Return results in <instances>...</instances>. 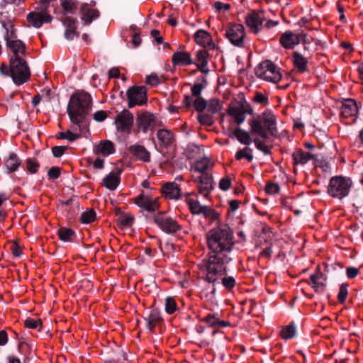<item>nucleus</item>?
I'll return each mask as SVG.
<instances>
[{
    "label": "nucleus",
    "instance_id": "obj_1",
    "mask_svg": "<svg viewBox=\"0 0 363 363\" xmlns=\"http://www.w3.org/2000/svg\"><path fill=\"white\" fill-rule=\"evenodd\" d=\"M207 244L214 255L209 256L205 263L206 279L215 282L218 277L226 272V264L232 260L234 236L230 228L225 225L211 229L207 234Z\"/></svg>",
    "mask_w": 363,
    "mask_h": 363
},
{
    "label": "nucleus",
    "instance_id": "obj_2",
    "mask_svg": "<svg viewBox=\"0 0 363 363\" xmlns=\"http://www.w3.org/2000/svg\"><path fill=\"white\" fill-rule=\"evenodd\" d=\"M249 125L251 134L263 139H269L271 137L276 136L278 133L277 117L269 110H266L260 114L254 116L250 119Z\"/></svg>",
    "mask_w": 363,
    "mask_h": 363
},
{
    "label": "nucleus",
    "instance_id": "obj_3",
    "mask_svg": "<svg viewBox=\"0 0 363 363\" xmlns=\"http://www.w3.org/2000/svg\"><path fill=\"white\" fill-rule=\"evenodd\" d=\"M92 99L88 93L77 91L73 94L67 106V113L71 121L79 125L91 110Z\"/></svg>",
    "mask_w": 363,
    "mask_h": 363
},
{
    "label": "nucleus",
    "instance_id": "obj_4",
    "mask_svg": "<svg viewBox=\"0 0 363 363\" xmlns=\"http://www.w3.org/2000/svg\"><path fill=\"white\" fill-rule=\"evenodd\" d=\"M352 182L350 178L342 176L331 177L328 186V194L335 199H342L349 195Z\"/></svg>",
    "mask_w": 363,
    "mask_h": 363
},
{
    "label": "nucleus",
    "instance_id": "obj_5",
    "mask_svg": "<svg viewBox=\"0 0 363 363\" xmlns=\"http://www.w3.org/2000/svg\"><path fill=\"white\" fill-rule=\"evenodd\" d=\"M255 74L258 78L274 84L282 78L281 69L270 60L261 62L255 69Z\"/></svg>",
    "mask_w": 363,
    "mask_h": 363
},
{
    "label": "nucleus",
    "instance_id": "obj_6",
    "mask_svg": "<svg viewBox=\"0 0 363 363\" xmlns=\"http://www.w3.org/2000/svg\"><path fill=\"white\" fill-rule=\"evenodd\" d=\"M30 72L26 62L20 56L11 57L10 60V76L16 85L27 82Z\"/></svg>",
    "mask_w": 363,
    "mask_h": 363
},
{
    "label": "nucleus",
    "instance_id": "obj_7",
    "mask_svg": "<svg viewBox=\"0 0 363 363\" xmlns=\"http://www.w3.org/2000/svg\"><path fill=\"white\" fill-rule=\"evenodd\" d=\"M134 203L140 208L152 213L160 208L159 198L146 192H142L133 199Z\"/></svg>",
    "mask_w": 363,
    "mask_h": 363
},
{
    "label": "nucleus",
    "instance_id": "obj_8",
    "mask_svg": "<svg viewBox=\"0 0 363 363\" xmlns=\"http://www.w3.org/2000/svg\"><path fill=\"white\" fill-rule=\"evenodd\" d=\"M153 220L157 225L166 233H174L182 229V226L175 219L163 213L156 214Z\"/></svg>",
    "mask_w": 363,
    "mask_h": 363
},
{
    "label": "nucleus",
    "instance_id": "obj_9",
    "mask_svg": "<svg viewBox=\"0 0 363 363\" xmlns=\"http://www.w3.org/2000/svg\"><path fill=\"white\" fill-rule=\"evenodd\" d=\"M225 36L229 42L237 47L242 48L245 45V32L241 24H232L225 28Z\"/></svg>",
    "mask_w": 363,
    "mask_h": 363
},
{
    "label": "nucleus",
    "instance_id": "obj_10",
    "mask_svg": "<svg viewBox=\"0 0 363 363\" xmlns=\"http://www.w3.org/2000/svg\"><path fill=\"white\" fill-rule=\"evenodd\" d=\"M127 97L128 100V108H133L135 106H143L147 102V89L143 86H134L127 91Z\"/></svg>",
    "mask_w": 363,
    "mask_h": 363
},
{
    "label": "nucleus",
    "instance_id": "obj_11",
    "mask_svg": "<svg viewBox=\"0 0 363 363\" xmlns=\"http://www.w3.org/2000/svg\"><path fill=\"white\" fill-rule=\"evenodd\" d=\"M134 116L128 110L124 109L118 113L114 121L117 131L129 134L133 125Z\"/></svg>",
    "mask_w": 363,
    "mask_h": 363
},
{
    "label": "nucleus",
    "instance_id": "obj_12",
    "mask_svg": "<svg viewBox=\"0 0 363 363\" xmlns=\"http://www.w3.org/2000/svg\"><path fill=\"white\" fill-rule=\"evenodd\" d=\"M95 5V1H91V4H82L79 11V16L81 20L84 21V25L91 24L93 21L99 18V11L94 8Z\"/></svg>",
    "mask_w": 363,
    "mask_h": 363
},
{
    "label": "nucleus",
    "instance_id": "obj_13",
    "mask_svg": "<svg viewBox=\"0 0 363 363\" xmlns=\"http://www.w3.org/2000/svg\"><path fill=\"white\" fill-rule=\"evenodd\" d=\"M27 21L29 26L39 28L44 23H49L52 21V17L47 11H33L28 14Z\"/></svg>",
    "mask_w": 363,
    "mask_h": 363
},
{
    "label": "nucleus",
    "instance_id": "obj_14",
    "mask_svg": "<svg viewBox=\"0 0 363 363\" xmlns=\"http://www.w3.org/2000/svg\"><path fill=\"white\" fill-rule=\"evenodd\" d=\"M199 194L204 199H208L211 191L213 189V177L210 174H203L199 177L197 184Z\"/></svg>",
    "mask_w": 363,
    "mask_h": 363
},
{
    "label": "nucleus",
    "instance_id": "obj_15",
    "mask_svg": "<svg viewBox=\"0 0 363 363\" xmlns=\"http://www.w3.org/2000/svg\"><path fill=\"white\" fill-rule=\"evenodd\" d=\"M264 20V13L262 11H252L245 18L246 24L254 33H257L260 30V28Z\"/></svg>",
    "mask_w": 363,
    "mask_h": 363
},
{
    "label": "nucleus",
    "instance_id": "obj_16",
    "mask_svg": "<svg viewBox=\"0 0 363 363\" xmlns=\"http://www.w3.org/2000/svg\"><path fill=\"white\" fill-rule=\"evenodd\" d=\"M302 34L286 30L280 37L279 43L285 49L290 50L300 43Z\"/></svg>",
    "mask_w": 363,
    "mask_h": 363
},
{
    "label": "nucleus",
    "instance_id": "obj_17",
    "mask_svg": "<svg viewBox=\"0 0 363 363\" xmlns=\"http://www.w3.org/2000/svg\"><path fill=\"white\" fill-rule=\"evenodd\" d=\"M252 111L250 108H246L241 104L231 106L228 108V114L233 117L235 122L238 124L242 123L246 118V114H251Z\"/></svg>",
    "mask_w": 363,
    "mask_h": 363
},
{
    "label": "nucleus",
    "instance_id": "obj_18",
    "mask_svg": "<svg viewBox=\"0 0 363 363\" xmlns=\"http://www.w3.org/2000/svg\"><path fill=\"white\" fill-rule=\"evenodd\" d=\"M194 40L198 45L209 50H213L216 47L210 33L203 29L196 32Z\"/></svg>",
    "mask_w": 363,
    "mask_h": 363
},
{
    "label": "nucleus",
    "instance_id": "obj_19",
    "mask_svg": "<svg viewBox=\"0 0 363 363\" xmlns=\"http://www.w3.org/2000/svg\"><path fill=\"white\" fill-rule=\"evenodd\" d=\"M358 113V107L356 101L352 99H345L342 103L341 116L343 118L355 116Z\"/></svg>",
    "mask_w": 363,
    "mask_h": 363
},
{
    "label": "nucleus",
    "instance_id": "obj_20",
    "mask_svg": "<svg viewBox=\"0 0 363 363\" xmlns=\"http://www.w3.org/2000/svg\"><path fill=\"white\" fill-rule=\"evenodd\" d=\"M121 171L118 169H114L103 179V184L106 188L109 190H115L120 184Z\"/></svg>",
    "mask_w": 363,
    "mask_h": 363
},
{
    "label": "nucleus",
    "instance_id": "obj_21",
    "mask_svg": "<svg viewBox=\"0 0 363 363\" xmlns=\"http://www.w3.org/2000/svg\"><path fill=\"white\" fill-rule=\"evenodd\" d=\"M93 152L96 155H102L104 157H107L114 153L115 146L111 140H101L94 147Z\"/></svg>",
    "mask_w": 363,
    "mask_h": 363
},
{
    "label": "nucleus",
    "instance_id": "obj_22",
    "mask_svg": "<svg viewBox=\"0 0 363 363\" xmlns=\"http://www.w3.org/2000/svg\"><path fill=\"white\" fill-rule=\"evenodd\" d=\"M129 152L138 160L143 162H149L150 161V152L143 145H133L129 147Z\"/></svg>",
    "mask_w": 363,
    "mask_h": 363
},
{
    "label": "nucleus",
    "instance_id": "obj_23",
    "mask_svg": "<svg viewBox=\"0 0 363 363\" xmlns=\"http://www.w3.org/2000/svg\"><path fill=\"white\" fill-rule=\"evenodd\" d=\"M201 321L206 323L208 326L215 328H225L230 325L228 321L220 320L218 317V314L208 313L201 318Z\"/></svg>",
    "mask_w": 363,
    "mask_h": 363
},
{
    "label": "nucleus",
    "instance_id": "obj_24",
    "mask_svg": "<svg viewBox=\"0 0 363 363\" xmlns=\"http://www.w3.org/2000/svg\"><path fill=\"white\" fill-rule=\"evenodd\" d=\"M294 164L304 165L309 161L314 159V155L311 152H306L301 149L295 150L292 154Z\"/></svg>",
    "mask_w": 363,
    "mask_h": 363
},
{
    "label": "nucleus",
    "instance_id": "obj_25",
    "mask_svg": "<svg viewBox=\"0 0 363 363\" xmlns=\"http://www.w3.org/2000/svg\"><path fill=\"white\" fill-rule=\"evenodd\" d=\"M213 166V162L211 160L204 156L199 160H197L194 165L191 167V170L194 172H197L203 174H208V170Z\"/></svg>",
    "mask_w": 363,
    "mask_h": 363
},
{
    "label": "nucleus",
    "instance_id": "obj_26",
    "mask_svg": "<svg viewBox=\"0 0 363 363\" xmlns=\"http://www.w3.org/2000/svg\"><path fill=\"white\" fill-rule=\"evenodd\" d=\"M172 62L174 65L186 66L193 64V60L187 52H176L173 54Z\"/></svg>",
    "mask_w": 363,
    "mask_h": 363
},
{
    "label": "nucleus",
    "instance_id": "obj_27",
    "mask_svg": "<svg viewBox=\"0 0 363 363\" xmlns=\"http://www.w3.org/2000/svg\"><path fill=\"white\" fill-rule=\"evenodd\" d=\"M138 123L144 133H146L153 126L154 116L152 114L145 112L140 114L138 117Z\"/></svg>",
    "mask_w": 363,
    "mask_h": 363
},
{
    "label": "nucleus",
    "instance_id": "obj_28",
    "mask_svg": "<svg viewBox=\"0 0 363 363\" xmlns=\"http://www.w3.org/2000/svg\"><path fill=\"white\" fill-rule=\"evenodd\" d=\"M208 57V54L205 50H201L196 52V65L203 73H208L209 71L207 61Z\"/></svg>",
    "mask_w": 363,
    "mask_h": 363
},
{
    "label": "nucleus",
    "instance_id": "obj_29",
    "mask_svg": "<svg viewBox=\"0 0 363 363\" xmlns=\"http://www.w3.org/2000/svg\"><path fill=\"white\" fill-rule=\"evenodd\" d=\"M164 194L169 199H177L180 196V189L175 183H167L162 187Z\"/></svg>",
    "mask_w": 363,
    "mask_h": 363
},
{
    "label": "nucleus",
    "instance_id": "obj_30",
    "mask_svg": "<svg viewBox=\"0 0 363 363\" xmlns=\"http://www.w3.org/2000/svg\"><path fill=\"white\" fill-rule=\"evenodd\" d=\"M294 66L300 72H305L308 70V60L300 52H294L292 55Z\"/></svg>",
    "mask_w": 363,
    "mask_h": 363
},
{
    "label": "nucleus",
    "instance_id": "obj_31",
    "mask_svg": "<svg viewBox=\"0 0 363 363\" xmlns=\"http://www.w3.org/2000/svg\"><path fill=\"white\" fill-rule=\"evenodd\" d=\"M7 46L13 51L14 55L19 56L18 54H23L25 52V45L20 40L14 39L6 43Z\"/></svg>",
    "mask_w": 363,
    "mask_h": 363
},
{
    "label": "nucleus",
    "instance_id": "obj_32",
    "mask_svg": "<svg viewBox=\"0 0 363 363\" xmlns=\"http://www.w3.org/2000/svg\"><path fill=\"white\" fill-rule=\"evenodd\" d=\"M234 135L237 138L238 140L243 145H249L252 142L250 133L242 129H235L234 130Z\"/></svg>",
    "mask_w": 363,
    "mask_h": 363
},
{
    "label": "nucleus",
    "instance_id": "obj_33",
    "mask_svg": "<svg viewBox=\"0 0 363 363\" xmlns=\"http://www.w3.org/2000/svg\"><path fill=\"white\" fill-rule=\"evenodd\" d=\"M145 320L147 327L152 330L161 320L160 312L157 309L152 310L147 317L145 318Z\"/></svg>",
    "mask_w": 363,
    "mask_h": 363
},
{
    "label": "nucleus",
    "instance_id": "obj_34",
    "mask_svg": "<svg viewBox=\"0 0 363 363\" xmlns=\"http://www.w3.org/2000/svg\"><path fill=\"white\" fill-rule=\"evenodd\" d=\"M20 164L21 161L14 153L10 154L9 158L5 162V166L9 173L16 171Z\"/></svg>",
    "mask_w": 363,
    "mask_h": 363
},
{
    "label": "nucleus",
    "instance_id": "obj_35",
    "mask_svg": "<svg viewBox=\"0 0 363 363\" xmlns=\"http://www.w3.org/2000/svg\"><path fill=\"white\" fill-rule=\"evenodd\" d=\"M157 137L158 140L166 146L169 145L173 141L172 133L165 129L160 130L157 132Z\"/></svg>",
    "mask_w": 363,
    "mask_h": 363
},
{
    "label": "nucleus",
    "instance_id": "obj_36",
    "mask_svg": "<svg viewBox=\"0 0 363 363\" xmlns=\"http://www.w3.org/2000/svg\"><path fill=\"white\" fill-rule=\"evenodd\" d=\"M310 279L312 282V287L315 291L318 293H323L325 290V284L320 281V274L318 273L311 274Z\"/></svg>",
    "mask_w": 363,
    "mask_h": 363
},
{
    "label": "nucleus",
    "instance_id": "obj_37",
    "mask_svg": "<svg viewBox=\"0 0 363 363\" xmlns=\"http://www.w3.org/2000/svg\"><path fill=\"white\" fill-rule=\"evenodd\" d=\"M58 235L62 241L70 242L74 238V232L70 228H61L58 230Z\"/></svg>",
    "mask_w": 363,
    "mask_h": 363
},
{
    "label": "nucleus",
    "instance_id": "obj_38",
    "mask_svg": "<svg viewBox=\"0 0 363 363\" xmlns=\"http://www.w3.org/2000/svg\"><path fill=\"white\" fill-rule=\"evenodd\" d=\"M201 214H203L204 218L211 221L217 220L219 218V213L206 205H204Z\"/></svg>",
    "mask_w": 363,
    "mask_h": 363
},
{
    "label": "nucleus",
    "instance_id": "obj_39",
    "mask_svg": "<svg viewBox=\"0 0 363 363\" xmlns=\"http://www.w3.org/2000/svg\"><path fill=\"white\" fill-rule=\"evenodd\" d=\"M207 111L211 113L219 112L222 108L221 102L217 99H211L207 102Z\"/></svg>",
    "mask_w": 363,
    "mask_h": 363
},
{
    "label": "nucleus",
    "instance_id": "obj_40",
    "mask_svg": "<svg viewBox=\"0 0 363 363\" xmlns=\"http://www.w3.org/2000/svg\"><path fill=\"white\" fill-rule=\"evenodd\" d=\"M186 203H188L193 214H201V212L204 207V205H201L199 201L192 199L186 198Z\"/></svg>",
    "mask_w": 363,
    "mask_h": 363
},
{
    "label": "nucleus",
    "instance_id": "obj_41",
    "mask_svg": "<svg viewBox=\"0 0 363 363\" xmlns=\"http://www.w3.org/2000/svg\"><path fill=\"white\" fill-rule=\"evenodd\" d=\"M252 149L250 147H245L242 150H238L235 154V158L238 160H240L242 158H245L248 161H252L253 159V156L252 155Z\"/></svg>",
    "mask_w": 363,
    "mask_h": 363
},
{
    "label": "nucleus",
    "instance_id": "obj_42",
    "mask_svg": "<svg viewBox=\"0 0 363 363\" xmlns=\"http://www.w3.org/2000/svg\"><path fill=\"white\" fill-rule=\"evenodd\" d=\"M164 308L168 314H172L177 310V306L174 298L169 296L165 298Z\"/></svg>",
    "mask_w": 363,
    "mask_h": 363
},
{
    "label": "nucleus",
    "instance_id": "obj_43",
    "mask_svg": "<svg viewBox=\"0 0 363 363\" xmlns=\"http://www.w3.org/2000/svg\"><path fill=\"white\" fill-rule=\"evenodd\" d=\"M296 334V329L294 325H287L281 330V337L286 340L293 338Z\"/></svg>",
    "mask_w": 363,
    "mask_h": 363
},
{
    "label": "nucleus",
    "instance_id": "obj_44",
    "mask_svg": "<svg viewBox=\"0 0 363 363\" xmlns=\"http://www.w3.org/2000/svg\"><path fill=\"white\" fill-rule=\"evenodd\" d=\"M96 219V213L94 210L90 209L82 213L80 220L83 223H90Z\"/></svg>",
    "mask_w": 363,
    "mask_h": 363
},
{
    "label": "nucleus",
    "instance_id": "obj_45",
    "mask_svg": "<svg viewBox=\"0 0 363 363\" xmlns=\"http://www.w3.org/2000/svg\"><path fill=\"white\" fill-rule=\"evenodd\" d=\"M61 6L64 11V15L72 13L76 8L74 0H61Z\"/></svg>",
    "mask_w": 363,
    "mask_h": 363
},
{
    "label": "nucleus",
    "instance_id": "obj_46",
    "mask_svg": "<svg viewBox=\"0 0 363 363\" xmlns=\"http://www.w3.org/2000/svg\"><path fill=\"white\" fill-rule=\"evenodd\" d=\"M4 28L6 31L5 35V40L6 43L11 41V40L16 39L17 36L16 35V30L13 24L10 23H6L4 25Z\"/></svg>",
    "mask_w": 363,
    "mask_h": 363
},
{
    "label": "nucleus",
    "instance_id": "obj_47",
    "mask_svg": "<svg viewBox=\"0 0 363 363\" xmlns=\"http://www.w3.org/2000/svg\"><path fill=\"white\" fill-rule=\"evenodd\" d=\"M80 137V133H74L70 130L66 132H61L58 135V138L67 140L69 141H74Z\"/></svg>",
    "mask_w": 363,
    "mask_h": 363
},
{
    "label": "nucleus",
    "instance_id": "obj_48",
    "mask_svg": "<svg viewBox=\"0 0 363 363\" xmlns=\"http://www.w3.org/2000/svg\"><path fill=\"white\" fill-rule=\"evenodd\" d=\"M198 121L201 125H211L213 123L212 116L208 113H200L198 116Z\"/></svg>",
    "mask_w": 363,
    "mask_h": 363
},
{
    "label": "nucleus",
    "instance_id": "obj_49",
    "mask_svg": "<svg viewBox=\"0 0 363 363\" xmlns=\"http://www.w3.org/2000/svg\"><path fill=\"white\" fill-rule=\"evenodd\" d=\"M280 187L277 183L268 182L265 186V191L267 194L274 195L279 193Z\"/></svg>",
    "mask_w": 363,
    "mask_h": 363
},
{
    "label": "nucleus",
    "instance_id": "obj_50",
    "mask_svg": "<svg viewBox=\"0 0 363 363\" xmlns=\"http://www.w3.org/2000/svg\"><path fill=\"white\" fill-rule=\"evenodd\" d=\"M254 143L255 145V147L260 151H262L264 154L267 155L270 153V148L264 142L262 141L259 138H255L254 139Z\"/></svg>",
    "mask_w": 363,
    "mask_h": 363
},
{
    "label": "nucleus",
    "instance_id": "obj_51",
    "mask_svg": "<svg viewBox=\"0 0 363 363\" xmlns=\"http://www.w3.org/2000/svg\"><path fill=\"white\" fill-rule=\"evenodd\" d=\"M253 101L262 104L267 105L268 104V96L261 92H256L252 99Z\"/></svg>",
    "mask_w": 363,
    "mask_h": 363
},
{
    "label": "nucleus",
    "instance_id": "obj_52",
    "mask_svg": "<svg viewBox=\"0 0 363 363\" xmlns=\"http://www.w3.org/2000/svg\"><path fill=\"white\" fill-rule=\"evenodd\" d=\"M347 284H342L340 286L339 292L337 294L338 301L342 303H344L347 298Z\"/></svg>",
    "mask_w": 363,
    "mask_h": 363
},
{
    "label": "nucleus",
    "instance_id": "obj_53",
    "mask_svg": "<svg viewBox=\"0 0 363 363\" xmlns=\"http://www.w3.org/2000/svg\"><path fill=\"white\" fill-rule=\"evenodd\" d=\"M207 106V102L202 97L195 98L194 101V106L195 109L199 111H203Z\"/></svg>",
    "mask_w": 363,
    "mask_h": 363
},
{
    "label": "nucleus",
    "instance_id": "obj_54",
    "mask_svg": "<svg viewBox=\"0 0 363 363\" xmlns=\"http://www.w3.org/2000/svg\"><path fill=\"white\" fill-rule=\"evenodd\" d=\"M61 21L62 24L67 27V28H76L75 24L77 20L74 18L64 15V16L61 18Z\"/></svg>",
    "mask_w": 363,
    "mask_h": 363
},
{
    "label": "nucleus",
    "instance_id": "obj_55",
    "mask_svg": "<svg viewBox=\"0 0 363 363\" xmlns=\"http://www.w3.org/2000/svg\"><path fill=\"white\" fill-rule=\"evenodd\" d=\"M146 84L151 86H156L161 83L160 77L155 73H152L146 77Z\"/></svg>",
    "mask_w": 363,
    "mask_h": 363
},
{
    "label": "nucleus",
    "instance_id": "obj_56",
    "mask_svg": "<svg viewBox=\"0 0 363 363\" xmlns=\"http://www.w3.org/2000/svg\"><path fill=\"white\" fill-rule=\"evenodd\" d=\"M134 218L130 214L122 215L119 218L120 223L123 226H130L133 223Z\"/></svg>",
    "mask_w": 363,
    "mask_h": 363
},
{
    "label": "nucleus",
    "instance_id": "obj_57",
    "mask_svg": "<svg viewBox=\"0 0 363 363\" xmlns=\"http://www.w3.org/2000/svg\"><path fill=\"white\" fill-rule=\"evenodd\" d=\"M24 325L28 328L35 329L41 325V320L40 319L27 318L24 321Z\"/></svg>",
    "mask_w": 363,
    "mask_h": 363
},
{
    "label": "nucleus",
    "instance_id": "obj_58",
    "mask_svg": "<svg viewBox=\"0 0 363 363\" xmlns=\"http://www.w3.org/2000/svg\"><path fill=\"white\" fill-rule=\"evenodd\" d=\"M231 186V180L228 177H225L220 180L219 187L223 191L228 190Z\"/></svg>",
    "mask_w": 363,
    "mask_h": 363
},
{
    "label": "nucleus",
    "instance_id": "obj_59",
    "mask_svg": "<svg viewBox=\"0 0 363 363\" xmlns=\"http://www.w3.org/2000/svg\"><path fill=\"white\" fill-rule=\"evenodd\" d=\"M203 89V86L201 83H196L191 87V96L198 98L201 97V91Z\"/></svg>",
    "mask_w": 363,
    "mask_h": 363
},
{
    "label": "nucleus",
    "instance_id": "obj_60",
    "mask_svg": "<svg viewBox=\"0 0 363 363\" xmlns=\"http://www.w3.org/2000/svg\"><path fill=\"white\" fill-rule=\"evenodd\" d=\"M223 285L227 289L233 288L235 284V280L233 277H223L222 279Z\"/></svg>",
    "mask_w": 363,
    "mask_h": 363
},
{
    "label": "nucleus",
    "instance_id": "obj_61",
    "mask_svg": "<svg viewBox=\"0 0 363 363\" xmlns=\"http://www.w3.org/2000/svg\"><path fill=\"white\" fill-rule=\"evenodd\" d=\"M39 167V164L31 159H28L26 161V168L30 173H35Z\"/></svg>",
    "mask_w": 363,
    "mask_h": 363
},
{
    "label": "nucleus",
    "instance_id": "obj_62",
    "mask_svg": "<svg viewBox=\"0 0 363 363\" xmlns=\"http://www.w3.org/2000/svg\"><path fill=\"white\" fill-rule=\"evenodd\" d=\"M359 270L358 268L354 267H349L346 269V274L347 278L349 279H353L355 277L357 276L359 274Z\"/></svg>",
    "mask_w": 363,
    "mask_h": 363
},
{
    "label": "nucleus",
    "instance_id": "obj_63",
    "mask_svg": "<svg viewBox=\"0 0 363 363\" xmlns=\"http://www.w3.org/2000/svg\"><path fill=\"white\" fill-rule=\"evenodd\" d=\"M107 118V114L104 111H98L94 114V119L97 122H102Z\"/></svg>",
    "mask_w": 363,
    "mask_h": 363
},
{
    "label": "nucleus",
    "instance_id": "obj_64",
    "mask_svg": "<svg viewBox=\"0 0 363 363\" xmlns=\"http://www.w3.org/2000/svg\"><path fill=\"white\" fill-rule=\"evenodd\" d=\"M65 149L63 146H55L52 148V152L55 157H60L63 155Z\"/></svg>",
    "mask_w": 363,
    "mask_h": 363
}]
</instances>
